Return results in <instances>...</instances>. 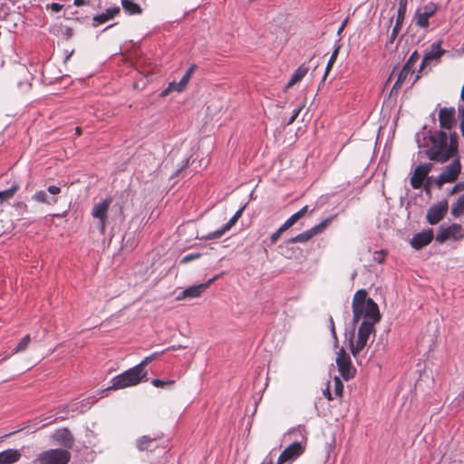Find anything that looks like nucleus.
Masks as SVG:
<instances>
[{"label":"nucleus","instance_id":"nucleus-1","mask_svg":"<svg viewBox=\"0 0 464 464\" xmlns=\"http://www.w3.org/2000/svg\"><path fill=\"white\" fill-rule=\"evenodd\" d=\"M459 136L456 132L450 133L448 137L443 130L429 131V135L423 138L419 147L423 148L429 160L444 163L450 159L458 155Z\"/></svg>","mask_w":464,"mask_h":464},{"label":"nucleus","instance_id":"nucleus-2","mask_svg":"<svg viewBox=\"0 0 464 464\" xmlns=\"http://www.w3.org/2000/svg\"><path fill=\"white\" fill-rule=\"evenodd\" d=\"M353 326L362 322L377 324L381 320V314L377 304L370 297H367V292L364 289L356 291L352 302Z\"/></svg>","mask_w":464,"mask_h":464},{"label":"nucleus","instance_id":"nucleus-3","mask_svg":"<svg viewBox=\"0 0 464 464\" xmlns=\"http://www.w3.org/2000/svg\"><path fill=\"white\" fill-rule=\"evenodd\" d=\"M375 324L362 322L357 330L356 339L354 337V329L350 334H345V338L349 343V349L354 358H357L359 353L367 345L368 341L375 335Z\"/></svg>","mask_w":464,"mask_h":464},{"label":"nucleus","instance_id":"nucleus-4","mask_svg":"<svg viewBox=\"0 0 464 464\" xmlns=\"http://www.w3.org/2000/svg\"><path fill=\"white\" fill-rule=\"evenodd\" d=\"M147 376V372H140L134 366L111 380V385L106 390H120L139 384Z\"/></svg>","mask_w":464,"mask_h":464},{"label":"nucleus","instance_id":"nucleus-5","mask_svg":"<svg viewBox=\"0 0 464 464\" xmlns=\"http://www.w3.org/2000/svg\"><path fill=\"white\" fill-rule=\"evenodd\" d=\"M71 453L67 450L54 449L41 453L38 457L39 464H67Z\"/></svg>","mask_w":464,"mask_h":464},{"label":"nucleus","instance_id":"nucleus-6","mask_svg":"<svg viewBox=\"0 0 464 464\" xmlns=\"http://www.w3.org/2000/svg\"><path fill=\"white\" fill-rule=\"evenodd\" d=\"M439 8L438 4L429 2L422 7V10L418 9L413 17L415 24L422 29H427L430 26L429 19L437 13Z\"/></svg>","mask_w":464,"mask_h":464},{"label":"nucleus","instance_id":"nucleus-7","mask_svg":"<svg viewBox=\"0 0 464 464\" xmlns=\"http://www.w3.org/2000/svg\"><path fill=\"white\" fill-rule=\"evenodd\" d=\"M464 237V227L459 224H452L447 227H440L436 235V241L443 243L448 239L459 240Z\"/></svg>","mask_w":464,"mask_h":464},{"label":"nucleus","instance_id":"nucleus-8","mask_svg":"<svg viewBox=\"0 0 464 464\" xmlns=\"http://www.w3.org/2000/svg\"><path fill=\"white\" fill-rule=\"evenodd\" d=\"M336 364L342 377L348 381L353 378L355 369L352 365L350 356L345 353L343 348H341L337 353Z\"/></svg>","mask_w":464,"mask_h":464},{"label":"nucleus","instance_id":"nucleus-9","mask_svg":"<svg viewBox=\"0 0 464 464\" xmlns=\"http://www.w3.org/2000/svg\"><path fill=\"white\" fill-rule=\"evenodd\" d=\"M460 169L461 165L459 162V159L456 158L439 175L437 179L438 186L440 187L444 183L455 181L460 173Z\"/></svg>","mask_w":464,"mask_h":464},{"label":"nucleus","instance_id":"nucleus-10","mask_svg":"<svg viewBox=\"0 0 464 464\" xmlns=\"http://www.w3.org/2000/svg\"><path fill=\"white\" fill-rule=\"evenodd\" d=\"M111 201V198H107L95 204L92 210V216L99 220V228L102 234H103L105 230L107 214Z\"/></svg>","mask_w":464,"mask_h":464},{"label":"nucleus","instance_id":"nucleus-11","mask_svg":"<svg viewBox=\"0 0 464 464\" xmlns=\"http://www.w3.org/2000/svg\"><path fill=\"white\" fill-rule=\"evenodd\" d=\"M304 451V444L303 441H294L280 454L277 464H284L298 458Z\"/></svg>","mask_w":464,"mask_h":464},{"label":"nucleus","instance_id":"nucleus-12","mask_svg":"<svg viewBox=\"0 0 464 464\" xmlns=\"http://www.w3.org/2000/svg\"><path fill=\"white\" fill-rule=\"evenodd\" d=\"M217 279V276H214L210 278L208 282L198 285H194L191 286H188L185 290H183L178 296L177 300H183L187 298H196L201 295L202 293H204L209 285Z\"/></svg>","mask_w":464,"mask_h":464},{"label":"nucleus","instance_id":"nucleus-13","mask_svg":"<svg viewBox=\"0 0 464 464\" xmlns=\"http://www.w3.org/2000/svg\"><path fill=\"white\" fill-rule=\"evenodd\" d=\"M448 210V202L446 200H442L433 206H431L426 215L427 221L430 225L438 224L446 214Z\"/></svg>","mask_w":464,"mask_h":464},{"label":"nucleus","instance_id":"nucleus-14","mask_svg":"<svg viewBox=\"0 0 464 464\" xmlns=\"http://www.w3.org/2000/svg\"><path fill=\"white\" fill-rule=\"evenodd\" d=\"M432 165L430 163H424L417 166L413 171L412 176L411 177V185L413 188H420L423 180L430 172Z\"/></svg>","mask_w":464,"mask_h":464},{"label":"nucleus","instance_id":"nucleus-15","mask_svg":"<svg viewBox=\"0 0 464 464\" xmlns=\"http://www.w3.org/2000/svg\"><path fill=\"white\" fill-rule=\"evenodd\" d=\"M433 237V230L430 228L414 235L410 243L414 249L419 250L429 245Z\"/></svg>","mask_w":464,"mask_h":464},{"label":"nucleus","instance_id":"nucleus-16","mask_svg":"<svg viewBox=\"0 0 464 464\" xmlns=\"http://www.w3.org/2000/svg\"><path fill=\"white\" fill-rule=\"evenodd\" d=\"M444 53L445 51L440 48V43L432 44L430 50L425 53L420 63V72L422 71L432 61H439Z\"/></svg>","mask_w":464,"mask_h":464},{"label":"nucleus","instance_id":"nucleus-17","mask_svg":"<svg viewBox=\"0 0 464 464\" xmlns=\"http://www.w3.org/2000/svg\"><path fill=\"white\" fill-rule=\"evenodd\" d=\"M440 126L450 130L455 123V109L444 107L439 111Z\"/></svg>","mask_w":464,"mask_h":464},{"label":"nucleus","instance_id":"nucleus-18","mask_svg":"<svg viewBox=\"0 0 464 464\" xmlns=\"http://www.w3.org/2000/svg\"><path fill=\"white\" fill-rule=\"evenodd\" d=\"M195 69H196V65H194V64L191 65L179 82H172L169 84L168 89L164 91L163 94H165L167 92H171V91H176L178 92H182L186 88L188 82H189L191 75L194 72Z\"/></svg>","mask_w":464,"mask_h":464},{"label":"nucleus","instance_id":"nucleus-19","mask_svg":"<svg viewBox=\"0 0 464 464\" xmlns=\"http://www.w3.org/2000/svg\"><path fill=\"white\" fill-rule=\"evenodd\" d=\"M22 454L19 450L8 449L0 452V464H13L17 462Z\"/></svg>","mask_w":464,"mask_h":464},{"label":"nucleus","instance_id":"nucleus-20","mask_svg":"<svg viewBox=\"0 0 464 464\" xmlns=\"http://www.w3.org/2000/svg\"><path fill=\"white\" fill-rule=\"evenodd\" d=\"M120 12V7L114 6L93 17V25L98 26L113 18Z\"/></svg>","mask_w":464,"mask_h":464},{"label":"nucleus","instance_id":"nucleus-21","mask_svg":"<svg viewBox=\"0 0 464 464\" xmlns=\"http://www.w3.org/2000/svg\"><path fill=\"white\" fill-rule=\"evenodd\" d=\"M238 219L234 216L219 229H217L213 232L208 233L203 238L207 240L217 239L221 237L227 231H228L237 221Z\"/></svg>","mask_w":464,"mask_h":464},{"label":"nucleus","instance_id":"nucleus-22","mask_svg":"<svg viewBox=\"0 0 464 464\" xmlns=\"http://www.w3.org/2000/svg\"><path fill=\"white\" fill-rule=\"evenodd\" d=\"M238 219L234 216L219 229H217L213 232L208 233L203 238L207 240L217 239L221 237L227 231H228L237 221Z\"/></svg>","mask_w":464,"mask_h":464},{"label":"nucleus","instance_id":"nucleus-23","mask_svg":"<svg viewBox=\"0 0 464 464\" xmlns=\"http://www.w3.org/2000/svg\"><path fill=\"white\" fill-rule=\"evenodd\" d=\"M54 437L56 440H58L64 447H72L73 439L71 432L68 430L63 429L56 431Z\"/></svg>","mask_w":464,"mask_h":464},{"label":"nucleus","instance_id":"nucleus-24","mask_svg":"<svg viewBox=\"0 0 464 464\" xmlns=\"http://www.w3.org/2000/svg\"><path fill=\"white\" fill-rule=\"evenodd\" d=\"M414 72V69H411L408 66L403 65L402 69L401 70L398 78L393 84V87L392 89V92L399 90L402 83L406 81L409 75H412Z\"/></svg>","mask_w":464,"mask_h":464},{"label":"nucleus","instance_id":"nucleus-25","mask_svg":"<svg viewBox=\"0 0 464 464\" xmlns=\"http://www.w3.org/2000/svg\"><path fill=\"white\" fill-rule=\"evenodd\" d=\"M307 72H308V68L306 66H304V65L299 66L295 71V72L291 76L290 80L288 81V82L286 84V88H290L293 85H295V83H297L298 82H300L305 76Z\"/></svg>","mask_w":464,"mask_h":464},{"label":"nucleus","instance_id":"nucleus-26","mask_svg":"<svg viewBox=\"0 0 464 464\" xmlns=\"http://www.w3.org/2000/svg\"><path fill=\"white\" fill-rule=\"evenodd\" d=\"M156 438H151L150 436H142L141 438L137 440V448L139 450H151L156 447Z\"/></svg>","mask_w":464,"mask_h":464},{"label":"nucleus","instance_id":"nucleus-27","mask_svg":"<svg viewBox=\"0 0 464 464\" xmlns=\"http://www.w3.org/2000/svg\"><path fill=\"white\" fill-rule=\"evenodd\" d=\"M121 5L129 14H140L142 13L141 7L132 0H121Z\"/></svg>","mask_w":464,"mask_h":464},{"label":"nucleus","instance_id":"nucleus-28","mask_svg":"<svg viewBox=\"0 0 464 464\" xmlns=\"http://www.w3.org/2000/svg\"><path fill=\"white\" fill-rule=\"evenodd\" d=\"M33 198L38 202L44 203L47 205H53L57 203V198L54 197H49L47 195V191L45 190H39L35 192V194L33 196Z\"/></svg>","mask_w":464,"mask_h":464},{"label":"nucleus","instance_id":"nucleus-29","mask_svg":"<svg viewBox=\"0 0 464 464\" xmlns=\"http://www.w3.org/2000/svg\"><path fill=\"white\" fill-rule=\"evenodd\" d=\"M308 212V206L303 207L300 210L293 214L284 223L288 228L292 227L299 219H301Z\"/></svg>","mask_w":464,"mask_h":464},{"label":"nucleus","instance_id":"nucleus-30","mask_svg":"<svg viewBox=\"0 0 464 464\" xmlns=\"http://www.w3.org/2000/svg\"><path fill=\"white\" fill-rule=\"evenodd\" d=\"M313 237H314V234L310 229L294 237L288 239L289 244H295V243H305L308 242Z\"/></svg>","mask_w":464,"mask_h":464},{"label":"nucleus","instance_id":"nucleus-31","mask_svg":"<svg viewBox=\"0 0 464 464\" xmlns=\"http://www.w3.org/2000/svg\"><path fill=\"white\" fill-rule=\"evenodd\" d=\"M464 214V195L458 198L456 202L451 206V215L455 218L460 217Z\"/></svg>","mask_w":464,"mask_h":464},{"label":"nucleus","instance_id":"nucleus-32","mask_svg":"<svg viewBox=\"0 0 464 464\" xmlns=\"http://www.w3.org/2000/svg\"><path fill=\"white\" fill-rule=\"evenodd\" d=\"M18 188V184L14 183L11 188L5 190H0V205L3 204L5 201L11 199L14 196Z\"/></svg>","mask_w":464,"mask_h":464},{"label":"nucleus","instance_id":"nucleus-33","mask_svg":"<svg viewBox=\"0 0 464 464\" xmlns=\"http://www.w3.org/2000/svg\"><path fill=\"white\" fill-rule=\"evenodd\" d=\"M335 217H336V215H333V216L324 219L323 221H321L318 225L313 227L311 228V230L314 234V236L322 233L330 225V223L334 220V218Z\"/></svg>","mask_w":464,"mask_h":464},{"label":"nucleus","instance_id":"nucleus-34","mask_svg":"<svg viewBox=\"0 0 464 464\" xmlns=\"http://www.w3.org/2000/svg\"><path fill=\"white\" fill-rule=\"evenodd\" d=\"M31 342L30 334H26L21 342L13 349L12 353H18L25 351Z\"/></svg>","mask_w":464,"mask_h":464},{"label":"nucleus","instance_id":"nucleus-35","mask_svg":"<svg viewBox=\"0 0 464 464\" xmlns=\"http://www.w3.org/2000/svg\"><path fill=\"white\" fill-rule=\"evenodd\" d=\"M164 352L160 353H154L149 356H146L139 364L136 366L139 368L140 372H147L145 370V366L149 364L150 362H152L155 358H157L160 354L163 353Z\"/></svg>","mask_w":464,"mask_h":464},{"label":"nucleus","instance_id":"nucleus-36","mask_svg":"<svg viewBox=\"0 0 464 464\" xmlns=\"http://www.w3.org/2000/svg\"><path fill=\"white\" fill-rule=\"evenodd\" d=\"M338 53H339V48L334 49V52L332 53V55L330 56V59L328 60L327 65L325 67V72H324V75L323 81L325 80L327 74L331 71L334 63L336 61Z\"/></svg>","mask_w":464,"mask_h":464},{"label":"nucleus","instance_id":"nucleus-37","mask_svg":"<svg viewBox=\"0 0 464 464\" xmlns=\"http://www.w3.org/2000/svg\"><path fill=\"white\" fill-rule=\"evenodd\" d=\"M287 229H289L285 224H283L276 232H274L271 236H270V242H271V245H274L277 242V240L280 238V237L282 236V234L286 231Z\"/></svg>","mask_w":464,"mask_h":464},{"label":"nucleus","instance_id":"nucleus-38","mask_svg":"<svg viewBox=\"0 0 464 464\" xmlns=\"http://www.w3.org/2000/svg\"><path fill=\"white\" fill-rule=\"evenodd\" d=\"M151 383L158 388L171 387L175 382L173 380L162 381L160 379H153Z\"/></svg>","mask_w":464,"mask_h":464},{"label":"nucleus","instance_id":"nucleus-39","mask_svg":"<svg viewBox=\"0 0 464 464\" xmlns=\"http://www.w3.org/2000/svg\"><path fill=\"white\" fill-rule=\"evenodd\" d=\"M419 58H420V55H419L418 52L414 51L411 54V56L409 57L408 61L406 62V63L404 65L408 66L411 69H414V66H415L416 63L418 62Z\"/></svg>","mask_w":464,"mask_h":464},{"label":"nucleus","instance_id":"nucleus-40","mask_svg":"<svg viewBox=\"0 0 464 464\" xmlns=\"http://www.w3.org/2000/svg\"><path fill=\"white\" fill-rule=\"evenodd\" d=\"M405 14H406V11L399 10V9L397 10V18H396V23L394 25V31H396L398 28H401V26L403 23L404 17H405Z\"/></svg>","mask_w":464,"mask_h":464},{"label":"nucleus","instance_id":"nucleus-41","mask_svg":"<svg viewBox=\"0 0 464 464\" xmlns=\"http://www.w3.org/2000/svg\"><path fill=\"white\" fill-rule=\"evenodd\" d=\"M343 392V384L338 377H334V393L336 396H342Z\"/></svg>","mask_w":464,"mask_h":464},{"label":"nucleus","instance_id":"nucleus-42","mask_svg":"<svg viewBox=\"0 0 464 464\" xmlns=\"http://www.w3.org/2000/svg\"><path fill=\"white\" fill-rule=\"evenodd\" d=\"M329 324H330L331 334H332V336H333L334 341V346L337 347V345H338V338H337V334H336V332H335L334 319H333L332 316H330V318H329Z\"/></svg>","mask_w":464,"mask_h":464},{"label":"nucleus","instance_id":"nucleus-43","mask_svg":"<svg viewBox=\"0 0 464 464\" xmlns=\"http://www.w3.org/2000/svg\"><path fill=\"white\" fill-rule=\"evenodd\" d=\"M200 256V254H188L182 257L180 260L181 264H187L194 259H197Z\"/></svg>","mask_w":464,"mask_h":464},{"label":"nucleus","instance_id":"nucleus-44","mask_svg":"<svg viewBox=\"0 0 464 464\" xmlns=\"http://www.w3.org/2000/svg\"><path fill=\"white\" fill-rule=\"evenodd\" d=\"M301 110H302V107H301V106H299L298 108H296V109H295V110L293 111L292 116L290 117V119H289V120H288V121H287V124H288V125L292 124V123L295 121V119H296V118H297V116L299 115V113H300Z\"/></svg>","mask_w":464,"mask_h":464},{"label":"nucleus","instance_id":"nucleus-45","mask_svg":"<svg viewBox=\"0 0 464 464\" xmlns=\"http://www.w3.org/2000/svg\"><path fill=\"white\" fill-rule=\"evenodd\" d=\"M46 191L51 195L55 196L61 192V188L55 185H51L47 188Z\"/></svg>","mask_w":464,"mask_h":464},{"label":"nucleus","instance_id":"nucleus-46","mask_svg":"<svg viewBox=\"0 0 464 464\" xmlns=\"http://www.w3.org/2000/svg\"><path fill=\"white\" fill-rule=\"evenodd\" d=\"M303 428L301 426L297 427L296 429H293L291 431H289L288 435H292V434H295V433H298L302 436V439L304 440H305L304 437L303 436L302 432H303Z\"/></svg>","mask_w":464,"mask_h":464},{"label":"nucleus","instance_id":"nucleus-47","mask_svg":"<svg viewBox=\"0 0 464 464\" xmlns=\"http://www.w3.org/2000/svg\"><path fill=\"white\" fill-rule=\"evenodd\" d=\"M407 2H408V0H400L399 1V7H398V9L399 10L406 11V9H407Z\"/></svg>","mask_w":464,"mask_h":464},{"label":"nucleus","instance_id":"nucleus-48","mask_svg":"<svg viewBox=\"0 0 464 464\" xmlns=\"http://www.w3.org/2000/svg\"><path fill=\"white\" fill-rule=\"evenodd\" d=\"M63 8V5H60V4H57V3H53L51 5V9L53 11V12H59L61 11V9Z\"/></svg>","mask_w":464,"mask_h":464},{"label":"nucleus","instance_id":"nucleus-49","mask_svg":"<svg viewBox=\"0 0 464 464\" xmlns=\"http://www.w3.org/2000/svg\"><path fill=\"white\" fill-rule=\"evenodd\" d=\"M63 35L66 39H70L72 36V30L70 27H66Z\"/></svg>","mask_w":464,"mask_h":464},{"label":"nucleus","instance_id":"nucleus-50","mask_svg":"<svg viewBox=\"0 0 464 464\" xmlns=\"http://www.w3.org/2000/svg\"><path fill=\"white\" fill-rule=\"evenodd\" d=\"M324 395L327 398L328 401L333 400L332 394H331L328 387L324 391Z\"/></svg>","mask_w":464,"mask_h":464},{"label":"nucleus","instance_id":"nucleus-51","mask_svg":"<svg viewBox=\"0 0 464 464\" xmlns=\"http://www.w3.org/2000/svg\"><path fill=\"white\" fill-rule=\"evenodd\" d=\"M244 208H245V206L242 207L241 208H239L235 214H234V217L237 218V219L242 216V213L244 211Z\"/></svg>","mask_w":464,"mask_h":464},{"label":"nucleus","instance_id":"nucleus-52","mask_svg":"<svg viewBox=\"0 0 464 464\" xmlns=\"http://www.w3.org/2000/svg\"><path fill=\"white\" fill-rule=\"evenodd\" d=\"M261 464H274L273 463V459L271 457H266Z\"/></svg>","mask_w":464,"mask_h":464},{"label":"nucleus","instance_id":"nucleus-53","mask_svg":"<svg viewBox=\"0 0 464 464\" xmlns=\"http://www.w3.org/2000/svg\"><path fill=\"white\" fill-rule=\"evenodd\" d=\"M459 113L461 115L460 125H464V107L459 109Z\"/></svg>","mask_w":464,"mask_h":464},{"label":"nucleus","instance_id":"nucleus-54","mask_svg":"<svg viewBox=\"0 0 464 464\" xmlns=\"http://www.w3.org/2000/svg\"><path fill=\"white\" fill-rule=\"evenodd\" d=\"M73 4L76 6H82V5H85V1L84 0H74Z\"/></svg>","mask_w":464,"mask_h":464},{"label":"nucleus","instance_id":"nucleus-55","mask_svg":"<svg viewBox=\"0 0 464 464\" xmlns=\"http://www.w3.org/2000/svg\"><path fill=\"white\" fill-rule=\"evenodd\" d=\"M376 254H377V256H375V257H374V258H375V260H376L377 262H379V263H382V260H383V256H382V253H376Z\"/></svg>","mask_w":464,"mask_h":464},{"label":"nucleus","instance_id":"nucleus-56","mask_svg":"<svg viewBox=\"0 0 464 464\" xmlns=\"http://www.w3.org/2000/svg\"><path fill=\"white\" fill-rule=\"evenodd\" d=\"M346 24H347V20H344V21L342 23L341 26H340V27H339V29H338V34H340V33L344 29V27L346 26Z\"/></svg>","mask_w":464,"mask_h":464},{"label":"nucleus","instance_id":"nucleus-57","mask_svg":"<svg viewBox=\"0 0 464 464\" xmlns=\"http://www.w3.org/2000/svg\"><path fill=\"white\" fill-rule=\"evenodd\" d=\"M400 28H398L396 31H394V28L392 29L391 38L392 40L394 39L399 32Z\"/></svg>","mask_w":464,"mask_h":464},{"label":"nucleus","instance_id":"nucleus-58","mask_svg":"<svg viewBox=\"0 0 464 464\" xmlns=\"http://www.w3.org/2000/svg\"><path fill=\"white\" fill-rule=\"evenodd\" d=\"M459 184L455 185L453 188H452V190H451V193H455L459 188Z\"/></svg>","mask_w":464,"mask_h":464},{"label":"nucleus","instance_id":"nucleus-59","mask_svg":"<svg viewBox=\"0 0 464 464\" xmlns=\"http://www.w3.org/2000/svg\"><path fill=\"white\" fill-rule=\"evenodd\" d=\"M460 97H461V100L464 102V84H463V87H462V90H461Z\"/></svg>","mask_w":464,"mask_h":464},{"label":"nucleus","instance_id":"nucleus-60","mask_svg":"<svg viewBox=\"0 0 464 464\" xmlns=\"http://www.w3.org/2000/svg\"><path fill=\"white\" fill-rule=\"evenodd\" d=\"M460 130H461L462 136L464 138V125H460Z\"/></svg>","mask_w":464,"mask_h":464},{"label":"nucleus","instance_id":"nucleus-61","mask_svg":"<svg viewBox=\"0 0 464 464\" xmlns=\"http://www.w3.org/2000/svg\"><path fill=\"white\" fill-rule=\"evenodd\" d=\"M187 165H188V160L185 162V164H184V166L182 167V169H183V168H185Z\"/></svg>","mask_w":464,"mask_h":464},{"label":"nucleus","instance_id":"nucleus-62","mask_svg":"<svg viewBox=\"0 0 464 464\" xmlns=\"http://www.w3.org/2000/svg\"><path fill=\"white\" fill-rule=\"evenodd\" d=\"M419 78H420V76H419V75H416V78H415L414 82H415L417 79H419Z\"/></svg>","mask_w":464,"mask_h":464},{"label":"nucleus","instance_id":"nucleus-63","mask_svg":"<svg viewBox=\"0 0 464 464\" xmlns=\"http://www.w3.org/2000/svg\"><path fill=\"white\" fill-rule=\"evenodd\" d=\"M450 0H447V1H446V3H447V4H448V3H450Z\"/></svg>","mask_w":464,"mask_h":464}]
</instances>
